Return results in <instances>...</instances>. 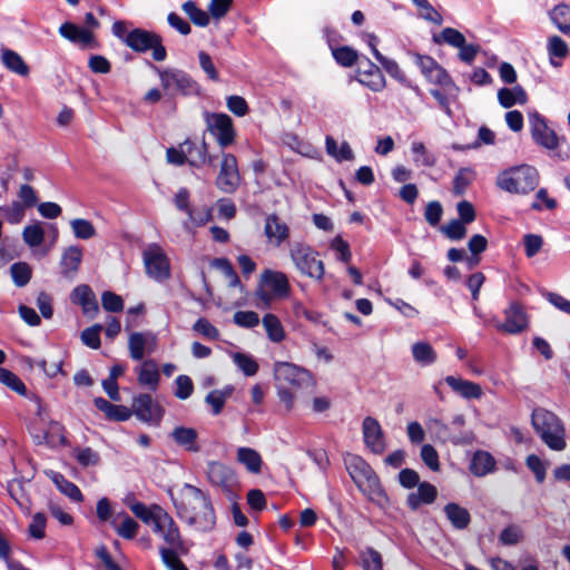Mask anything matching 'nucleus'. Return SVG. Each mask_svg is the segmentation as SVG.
Here are the masks:
<instances>
[{
	"mask_svg": "<svg viewBox=\"0 0 570 570\" xmlns=\"http://www.w3.org/2000/svg\"><path fill=\"white\" fill-rule=\"evenodd\" d=\"M274 376L278 385H289L295 390L315 387L316 385L315 379L308 370L289 362H276Z\"/></svg>",
	"mask_w": 570,
	"mask_h": 570,
	"instance_id": "6e6552de",
	"label": "nucleus"
},
{
	"mask_svg": "<svg viewBox=\"0 0 570 570\" xmlns=\"http://www.w3.org/2000/svg\"><path fill=\"white\" fill-rule=\"evenodd\" d=\"M426 428L430 433L443 443L451 442L454 445H464L473 441V434L471 432L452 434L450 428L435 417H431L426 421Z\"/></svg>",
	"mask_w": 570,
	"mask_h": 570,
	"instance_id": "a211bd4d",
	"label": "nucleus"
},
{
	"mask_svg": "<svg viewBox=\"0 0 570 570\" xmlns=\"http://www.w3.org/2000/svg\"><path fill=\"white\" fill-rule=\"evenodd\" d=\"M0 214L9 224L17 225L24 218L26 208L20 202L14 200L8 206H0Z\"/></svg>",
	"mask_w": 570,
	"mask_h": 570,
	"instance_id": "603ef678",
	"label": "nucleus"
},
{
	"mask_svg": "<svg viewBox=\"0 0 570 570\" xmlns=\"http://www.w3.org/2000/svg\"><path fill=\"white\" fill-rule=\"evenodd\" d=\"M1 60L6 68L19 76H27L29 73V67L22 57L11 49H1Z\"/></svg>",
	"mask_w": 570,
	"mask_h": 570,
	"instance_id": "4c0bfd02",
	"label": "nucleus"
},
{
	"mask_svg": "<svg viewBox=\"0 0 570 570\" xmlns=\"http://www.w3.org/2000/svg\"><path fill=\"white\" fill-rule=\"evenodd\" d=\"M178 518L198 531H209L216 523L210 497L202 489L184 483L175 494L169 492Z\"/></svg>",
	"mask_w": 570,
	"mask_h": 570,
	"instance_id": "f257e3e1",
	"label": "nucleus"
},
{
	"mask_svg": "<svg viewBox=\"0 0 570 570\" xmlns=\"http://www.w3.org/2000/svg\"><path fill=\"white\" fill-rule=\"evenodd\" d=\"M445 383L464 399H480L482 389L479 384L455 376H446Z\"/></svg>",
	"mask_w": 570,
	"mask_h": 570,
	"instance_id": "2f4dec72",
	"label": "nucleus"
},
{
	"mask_svg": "<svg viewBox=\"0 0 570 570\" xmlns=\"http://www.w3.org/2000/svg\"><path fill=\"white\" fill-rule=\"evenodd\" d=\"M159 78L163 88L168 92L181 94L184 96L197 95L199 92L198 83L183 70H159Z\"/></svg>",
	"mask_w": 570,
	"mask_h": 570,
	"instance_id": "9b49d317",
	"label": "nucleus"
},
{
	"mask_svg": "<svg viewBox=\"0 0 570 570\" xmlns=\"http://www.w3.org/2000/svg\"><path fill=\"white\" fill-rule=\"evenodd\" d=\"M232 392L233 389L227 387L225 390H214L207 394L205 401L213 407V414L217 415L222 412L226 400L230 396Z\"/></svg>",
	"mask_w": 570,
	"mask_h": 570,
	"instance_id": "864d4df0",
	"label": "nucleus"
},
{
	"mask_svg": "<svg viewBox=\"0 0 570 570\" xmlns=\"http://www.w3.org/2000/svg\"><path fill=\"white\" fill-rule=\"evenodd\" d=\"M50 479L61 493L76 502L82 501L83 497L80 489L75 483L68 481L61 473L51 472Z\"/></svg>",
	"mask_w": 570,
	"mask_h": 570,
	"instance_id": "a19ab883",
	"label": "nucleus"
},
{
	"mask_svg": "<svg viewBox=\"0 0 570 570\" xmlns=\"http://www.w3.org/2000/svg\"><path fill=\"white\" fill-rule=\"evenodd\" d=\"M205 121L208 130L217 139L222 148H226L234 144L236 132L232 118L226 114H205Z\"/></svg>",
	"mask_w": 570,
	"mask_h": 570,
	"instance_id": "ddd939ff",
	"label": "nucleus"
},
{
	"mask_svg": "<svg viewBox=\"0 0 570 570\" xmlns=\"http://www.w3.org/2000/svg\"><path fill=\"white\" fill-rule=\"evenodd\" d=\"M144 263L149 277L157 282L169 278V259L158 245L153 244L144 250Z\"/></svg>",
	"mask_w": 570,
	"mask_h": 570,
	"instance_id": "f8f14e48",
	"label": "nucleus"
},
{
	"mask_svg": "<svg viewBox=\"0 0 570 570\" xmlns=\"http://www.w3.org/2000/svg\"><path fill=\"white\" fill-rule=\"evenodd\" d=\"M70 225L75 236L79 239H89L96 233L94 225L87 219L76 218L71 220Z\"/></svg>",
	"mask_w": 570,
	"mask_h": 570,
	"instance_id": "e2e57ef3",
	"label": "nucleus"
},
{
	"mask_svg": "<svg viewBox=\"0 0 570 570\" xmlns=\"http://www.w3.org/2000/svg\"><path fill=\"white\" fill-rule=\"evenodd\" d=\"M175 396L179 400H187L194 391V384L189 376L178 375L175 380Z\"/></svg>",
	"mask_w": 570,
	"mask_h": 570,
	"instance_id": "69168bd1",
	"label": "nucleus"
},
{
	"mask_svg": "<svg viewBox=\"0 0 570 570\" xmlns=\"http://www.w3.org/2000/svg\"><path fill=\"white\" fill-rule=\"evenodd\" d=\"M264 232L269 244L274 246H279L289 236L288 226L276 215L266 218Z\"/></svg>",
	"mask_w": 570,
	"mask_h": 570,
	"instance_id": "a878e982",
	"label": "nucleus"
},
{
	"mask_svg": "<svg viewBox=\"0 0 570 570\" xmlns=\"http://www.w3.org/2000/svg\"><path fill=\"white\" fill-rule=\"evenodd\" d=\"M59 33L61 37L82 47H90L94 42V35L89 30L71 22L62 23L59 28Z\"/></svg>",
	"mask_w": 570,
	"mask_h": 570,
	"instance_id": "cd10ccee",
	"label": "nucleus"
},
{
	"mask_svg": "<svg viewBox=\"0 0 570 570\" xmlns=\"http://www.w3.org/2000/svg\"><path fill=\"white\" fill-rule=\"evenodd\" d=\"M537 142L550 151V156L559 160H566L568 153L560 149L559 138L553 130H550L544 119L537 114Z\"/></svg>",
	"mask_w": 570,
	"mask_h": 570,
	"instance_id": "6ab92c4d",
	"label": "nucleus"
},
{
	"mask_svg": "<svg viewBox=\"0 0 570 570\" xmlns=\"http://www.w3.org/2000/svg\"><path fill=\"white\" fill-rule=\"evenodd\" d=\"M10 274L16 286H26L32 274L31 267L24 262H18L11 265Z\"/></svg>",
	"mask_w": 570,
	"mask_h": 570,
	"instance_id": "09e8293b",
	"label": "nucleus"
},
{
	"mask_svg": "<svg viewBox=\"0 0 570 570\" xmlns=\"http://www.w3.org/2000/svg\"><path fill=\"white\" fill-rule=\"evenodd\" d=\"M262 324L266 331L267 337L273 343H281L285 340V330L279 318L272 313L265 314L262 320Z\"/></svg>",
	"mask_w": 570,
	"mask_h": 570,
	"instance_id": "58836bf2",
	"label": "nucleus"
},
{
	"mask_svg": "<svg viewBox=\"0 0 570 570\" xmlns=\"http://www.w3.org/2000/svg\"><path fill=\"white\" fill-rule=\"evenodd\" d=\"M22 238L30 247H38L45 239V230L40 223L28 225L23 228Z\"/></svg>",
	"mask_w": 570,
	"mask_h": 570,
	"instance_id": "3c124183",
	"label": "nucleus"
},
{
	"mask_svg": "<svg viewBox=\"0 0 570 570\" xmlns=\"http://www.w3.org/2000/svg\"><path fill=\"white\" fill-rule=\"evenodd\" d=\"M71 301L82 307L83 314L95 317L99 306L92 289L88 285H79L71 293Z\"/></svg>",
	"mask_w": 570,
	"mask_h": 570,
	"instance_id": "5701e85b",
	"label": "nucleus"
},
{
	"mask_svg": "<svg viewBox=\"0 0 570 570\" xmlns=\"http://www.w3.org/2000/svg\"><path fill=\"white\" fill-rule=\"evenodd\" d=\"M126 45L136 52L153 50V58L156 61H164L167 56L161 38L148 30L139 28L131 30L126 37Z\"/></svg>",
	"mask_w": 570,
	"mask_h": 570,
	"instance_id": "1a4fd4ad",
	"label": "nucleus"
},
{
	"mask_svg": "<svg viewBox=\"0 0 570 570\" xmlns=\"http://www.w3.org/2000/svg\"><path fill=\"white\" fill-rule=\"evenodd\" d=\"M234 323L244 328H253L259 324V315L254 311H237L233 315Z\"/></svg>",
	"mask_w": 570,
	"mask_h": 570,
	"instance_id": "680f3d73",
	"label": "nucleus"
},
{
	"mask_svg": "<svg viewBox=\"0 0 570 570\" xmlns=\"http://www.w3.org/2000/svg\"><path fill=\"white\" fill-rule=\"evenodd\" d=\"M239 181L236 157L232 154H223L220 170L216 179L217 187L222 191L230 194L237 189Z\"/></svg>",
	"mask_w": 570,
	"mask_h": 570,
	"instance_id": "dca6fc26",
	"label": "nucleus"
},
{
	"mask_svg": "<svg viewBox=\"0 0 570 570\" xmlns=\"http://www.w3.org/2000/svg\"><path fill=\"white\" fill-rule=\"evenodd\" d=\"M484 322L492 325L500 332L518 334L527 327L528 317L521 305L512 303L507 309H504V321H500L498 317H491Z\"/></svg>",
	"mask_w": 570,
	"mask_h": 570,
	"instance_id": "4468645a",
	"label": "nucleus"
},
{
	"mask_svg": "<svg viewBox=\"0 0 570 570\" xmlns=\"http://www.w3.org/2000/svg\"><path fill=\"white\" fill-rule=\"evenodd\" d=\"M130 510L142 522L153 524L156 520V515L160 514L164 509L158 504L147 507L141 502H136L130 505Z\"/></svg>",
	"mask_w": 570,
	"mask_h": 570,
	"instance_id": "49530a36",
	"label": "nucleus"
},
{
	"mask_svg": "<svg viewBox=\"0 0 570 570\" xmlns=\"http://www.w3.org/2000/svg\"><path fill=\"white\" fill-rule=\"evenodd\" d=\"M95 406L105 413L106 417L111 421L124 422L130 419L132 412L124 405L111 404L104 397L94 400Z\"/></svg>",
	"mask_w": 570,
	"mask_h": 570,
	"instance_id": "7c9ffc66",
	"label": "nucleus"
},
{
	"mask_svg": "<svg viewBox=\"0 0 570 570\" xmlns=\"http://www.w3.org/2000/svg\"><path fill=\"white\" fill-rule=\"evenodd\" d=\"M173 440L188 452H198V433L193 428L177 426L171 432Z\"/></svg>",
	"mask_w": 570,
	"mask_h": 570,
	"instance_id": "473e14b6",
	"label": "nucleus"
},
{
	"mask_svg": "<svg viewBox=\"0 0 570 570\" xmlns=\"http://www.w3.org/2000/svg\"><path fill=\"white\" fill-rule=\"evenodd\" d=\"M157 348V336L153 332H134L128 340L129 355L141 361L145 355L153 354Z\"/></svg>",
	"mask_w": 570,
	"mask_h": 570,
	"instance_id": "f3484780",
	"label": "nucleus"
},
{
	"mask_svg": "<svg viewBox=\"0 0 570 570\" xmlns=\"http://www.w3.org/2000/svg\"><path fill=\"white\" fill-rule=\"evenodd\" d=\"M412 355L416 363L428 366L436 361V353L426 342H416L412 345Z\"/></svg>",
	"mask_w": 570,
	"mask_h": 570,
	"instance_id": "c03bdc74",
	"label": "nucleus"
},
{
	"mask_svg": "<svg viewBox=\"0 0 570 570\" xmlns=\"http://www.w3.org/2000/svg\"><path fill=\"white\" fill-rule=\"evenodd\" d=\"M436 497V488L429 482H422L419 484L416 492L409 493L406 503L411 510L415 511L421 504L433 503Z\"/></svg>",
	"mask_w": 570,
	"mask_h": 570,
	"instance_id": "bb28decb",
	"label": "nucleus"
},
{
	"mask_svg": "<svg viewBox=\"0 0 570 570\" xmlns=\"http://www.w3.org/2000/svg\"><path fill=\"white\" fill-rule=\"evenodd\" d=\"M102 326L100 324H95L88 328H85L81 332V341L85 345L90 348H99L100 347V332Z\"/></svg>",
	"mask_w": 570,
	"mask_h": 570,
	"instance_id": "0e129e2a",
	"label": "nucleus"
},
{
	"mask_svg": "<svg viewBox=\"0 0 570 570\" xmlns=\"http://www.w3.org/2000/svg\"><path fill=\"white\" fill-rule=\"evenodd\" d=\"M46 515L40 512L36 513L28 528L29 535L37 540L42 539L46 533Z\"/></svg>",
	"mask_w": 570,
	"mask_h": 570,
	"instance_id": "774afa93",
	"label": "nucleus"
},
{
	"mask_svg": "<svg viewBox=\"0 0 570 570\" xmlns=\"http://www.w3.org/2000/svg\"><path fill=\"white\" fill-rule=\"evenodd\" d=\"M289 257L299 274L316 281L323 279L325 266L313 247L304 243H294L289 247Z\"/></svg>",
	"mask_w": 570,
	"mask_h": 570,
	"instance_id": "20e7f679",
	"label": "nucleus"
},
{
	"mask_svg": "<svg viewBox=\"0 0 570 570\" xmlns=\"http://www.w3.org/2000/svg\"><path fill=\"white\" fill-rule=\"evenodd\" d=\"M497 186L511 194H528L534 189V170L529 165H520L501 171Z\"/></svg>",
	"mask_w": 570,
	"mask_h": 570,
	"instance_id": "39448f33",
	"label": "nucleus"
},
{
	"mask_svg": "<svg viewBox=\"0 0 570 570\" xmlns=\"http://www.w3.org/2000/svg\"><path fill=\"white\" fill-rule=\"evenodd\" d=\"M443 510L453 528L463 530L469 527L471 517L465 508L459 505L458 503L451 502L448 503Z\"/></svg>",
	"mask_w": 570,
	"mask_h": 570,
	"instance_id": "c9c22d12",
	"label": "nucleus"
},
{
	"mask_svg": "<svg viewBox=\"0 0 570 570\" xmlns=\"http://www.w3.org/2000/svg\"><path fill=\"white\" fill-rule=\"evenodd\" d=\"M365 444L374 452L382 453L385 449L384 435L379 421L366 416L362 424Z\"/></svg>",
	"mask_w": 570,
	"mask_h": 570,
	"instance_id": "4be33fe9",
	"label": "nucleus"
},
{
	"mask_svg": "<svg viewBox=\"0 0 570 570\" xmlns=\"http://www.w3.org/2000/svg\"><path fill=\"white\" fill-rule=\"evenodd\" d=\"M233 361L246 376H253L258 371L257 362L249 354L237 352L233 354Z\"/></svg>",
	"mask_w": 570,
	"mask_h": 570,
	"instance_id": "5fc2aeb1",
	"label": "nucleus"
},
{
	"mask_svg": "<svg viewBox=\"0 0 570 570\" xmlns=\"http://www.w3.org/2000/svg\"><path fill=\"white\" fill-rule=\"evenodd\" d=\"M132 410L136 416L144 422H159L163 416L161 407L154 402L149 394H139L134 397Z\"/></svg>",
	"mask_w": 570,
	"mask_h": 570,
	"instance_id": "aec40b11",
	"label": "nucleus"
},
{
	"mask_svg": "<svg viewBox=\"0 0 570 570\" xmlns=\"http://www.w3.org/2000/svg\"><path fill=\"white\" fill-rule=\"evenodd\" d=\"M414 59L415 65L429 82L445 88L449 92L453 94L452 96L459 92V88L452 81L446 70L432 57L415 53Z\"/></svg>",
	"mask_w": 570,
	"mask_h": 570,
	"instance_id": "9d476101",
	"label": "nucleus"
},
{
	"mask_svg": "<svg viewBox=\"0 0 570 570\" xmlns=\"http://www.w3.org/2000/svg\"><path fill=\"white\" fill-rule=\"evenodd\" d=\"M183 549L184 547L177 549L169 546L159 549L161 560L169 570H188L177 556V552L183 551Z\"/></svg>",
	"mask_w": 570,
	"mask_h": 570,
	"instance_id": "de8ad7c7",
	"label": "nucleus"
},
{
	"mask_svg": "<svg viewBox=\"0 0 570 570\" xmlns=\"http://www.w3.org/2000/svg\"><path fill=\"white\" fill-rule=\"evenodd\" d=\"M206 475L208 482L229 501L238 499L239 481L233 468L218 461H209Z\"/></svg>",
	"mask_w": 570,
	"mask_h": 570,
	"instance_id": "423d86ee",
	"label": "nucleus"
},
{
	"mask_svg": "<svg viewBox=\"0 0 570 570\" xmlns=\"http://www.w3.org/2000/svg\"><path fill=\"white\" fill-rule=\"evenodd\" d=\"M358 81L376 92L385 87V78L382 71L367 58L360 61Z\"/></svg>",
	"mask_w": 570,
	"mask_h": 570,
	"instance_id": "412c9836",
	"label": "nucleus"
},
{
	"mask_svg": "<svg viewBox=\"0 0 570 570\" xmlns=\"http://www.w3.org/2000/svg\"><path fill=\"white\" fill-rule=\"evenodd\" d=\"M331 49L336 62L343 67H352L357 61V52L351 47H331Z\"/></svg>",
	"mask_w": 570,
	"mask_h": 570,
	"instance_id": "4d7b16f0",
	"label": "nucleus"
},
{
	"mask_svg": "<svg viewBox=\"0 0 570 570\" xmlns=\"http://www.w3.org/2000/svg\"><path fill=\"white\" fill-rule=\"evenodd\" d=\"M464 223L453 219L449 224L442 226V233L452 240L462 239L466 235V228Z\"/></svg>",
	"mask_w": 570,
	"mask_h": 570,
	"instance_id": "338daca9",
	"label": "nucleus"
},
{
	"mask_svg": "<svg viewBox=\"0 0 570 570\" xmlns=\"http://www.w3.org/2000/svg\"><path fill=\"white\" fill-rule=\"evenodd\" d=\"M110 524L118 535L127 540L134 539L139 529L138 522L126 512L115 514L110 520Z\"/></svg>",
	"mask_w": 570,
	"mask_h": 570,
	"instance_id": "c756f323",
	"label": "nucleus"
},
{
	"mask_svg": "<svg viewBox=\"0 0 570 570\" xmlns=\"http://www.w3.org/2000/svg\"><path fill=\"white\" fill-rule=\"evenodd\" d=\"M546 48L550 65L554 68H560L569 55L567 42L559 36H551L547 40Z\"/></svg>",
	"mask_w": 570,
	"mask_h": 570,
	"instance_id": "c85d7f7f",
	"label": "nucleus"
},
{
	"mask_svg": "<svg viewBox=\"0 0 570 570\" xmlns=\"http://www.w3.org/2000/svg\"><path fill=\"white\" fill-rule=\"evenodd\" d=\"M236 458L250 473L257 474L261 472L263 460L256 450L246 446L238 448Z\"/></svg>",
	"mask_w": 570,
	"mask_h": 570,
	"instance_id": "e433bc0d",
	"label": "nucleus"
},
{
	"mask_svg": "<svg viewBox=\"0 0 570 570\" xmlns=\"http://www.w3.org/2000/svg\"><path fill=\"white\" fill-rule=\"evenodd\" d=\"M375 58L391 77L402 83L406 82L405 73L395 60L384 57L379 50H375Z\"/></svg>",
	"mask_w": 570,
	"mask_h": 570,
	"instance_id": "6e6d98bb",
	"label": "nucleus"
},
{
	"mask_svg": "<svg viewBox=\"0 0 570 570\" xmlns=\"http://www.w3.org/2000/svg\"><path fill=\"white\" fill-rule=\"evenodd\" d=\"M347 471L358 490L374 504L385 508L389 498L377 474L362 458L353 455L346 460Z\"/></svg>",
	"mask_w": 570,
	"mask_h": 570,
	"instance_id": "f03ea898",
	"label": "nucleus"
},
{
	"mask_svg": "<svg viewBox=\"0 0 570 570\" xmlns=\"http://www.w3.org/2000/svg\"><path fill=\"white\" fill-rule=\"evenodd\" d=\"M527 94L519 85L507 88L503 87L498 91V101L503 108H511L515 105H523L527 102Z\"/></svg>",
	"mask_w": 570,
	"mask_h": 570,
	"instance_id": "f704fd0d",
	"label": "nucleus"
},
{
	"mask_svg": "<svg viewBox=\"0 0 570 570\" xmlns=\"http://www.w3.org/2000/svg\"><path fill=\"white\" fill-rule=\"evenodd\" d=\"M550 18L563 33L570 35V6L561 3L550 11Z\"/></svg>",
	"mask_w": 570,
	"mask_h": 570,
	"instance_id": "a18cd8bd",
	"label": "nucleus"
},
{
	"mask_svg": "<svg viewBox=\"0 0 570 570\" xmlns=\"http://www.w3.org/2000/svg\"><path fill=\"white\" fill-rule=\"evenodd\" d=\"M494 459L483 451H478L472 458L470 470L476 476H483L494 468Z\"/></svg>",
	"mask_w": 570,
	"mask_h": 570,
	"instance_id": "37998d69",
	"label": "nucleus"
},
{
	"mask_svg": "<svg viewBox=\"0 0 570 570\" xmlns=\"http://www.w3.org/2000/svg\"><path fill=\"white\" fill-rule=\"evenodd\" d=\"M82 261V249L79 246L67 247L60 259V273L65 278H73Z\"/></svg>",
	"mask_w": 570,
	"mask_h": 570,
	"instance_id": "b1692460",
	"label": "nucleus"
},
{
	"mask_svg": "<svg viewBox=\"0 0 570 570\" xmlns=\"http://www.w3.org/2000/svg\"><path fill=\"white\" fill-rule=\"evenodd\" d=\"M289 292L291 284L286 274L267 268L259 276L255 296L258 299V306L269 307L275 299L288 297Z\"/></svg>",
	"mask_w": 570,
	"mask_h": 570,
	"instance_id": "7ed1b4c3",
	"label": "nucleus"
},
{
	"mask_svg": "<svg viewBox=\"0 0 570 570\" xmlns=\"http://www.w3.org/2000/svg\"><path fill=\"white\" fill-rule=\"evenodd\" d=\"M153 530L160 535L165 543L171 548L181 549L184 546L180 531L173 517L165 510L156 515Z\"/></svg>",
	"mask_w": 570,
	"mask_h": 570,
	"instance_id": "2eb2a0df",
	"label": "nucleus"
},
{
	"mask_svg": "<svg viewBox=\"0 0 570 570\" xmlns=\"http://www.w3.org/2000/svg\"><path fill=\"white\" fill-rule=\"evenodd\" d=\"M212 212V208L208 207L207 205H203L199 207H190V209L186 214L187 219L183 223L184 228L187 232H190L193 230V228L206 225L213 218Z\"/></svg>",
	"mask_w": 570,
	"mask_h": 570,
	"instance_id": "72a5a7b5",
	"label": "nucleus"
},
{
	"mask_svg": "<svg viewBox=\"0 0 570 570\" xmlns=\"http://www.w3.org/2000/svg\"><path fill=\"white\" fill-rule=\"evenodd\" d=\"M537 432L552 450L561 451L566 446L564 428L556 414L537 409Z\"/></svg>",
	"mask_w": 570,
	"mask_h": 570,
	"instance_id": "0eeeda50",
	"label": "nucleus"
},
{
	"mask_svg": "<svg viewBox=\"0 0 570 570\" xmlns=\"http://www.w3.org/2000/svg\"><path fill=\"white\" fill-rule=\"evenodd\" d=\"M474 177L475 173L473 169L468 167L460 168L453 179V193L458 196L463 195Z\"/></svg>",
	"mask_w": 570,
	"mask_h": 570,
	"instance_id": "8fccbe9b",
	"label": "nucleus"
},
{
	"mask_svg": "<svg viewBox=\"0 0 570 570\" xmlns=\"http://www.w3.org/2000/svg\"><path fill=\"white\" fill-rule=\"evenodd\" d=\"M184 147H186L187 161L189 165L199 167L207 160L209 164H212V158L207 157V145L205 141H203L200 145L185 141Z\"/></svg>",
	"mask_w": 570,
	"mask_h": 570,
	"instance_id": "79ce46f5",
	"label": "nucleus"
},
{
	"mask_svg": "<svg viewBox=\"0 0 570 570\" xmlns=\"http://www.w3.org/2000/svg\"><path fill=\"white\" fill-rule=\"evenodd\" d=\"M138 382L153 391L158 387L160 374L156 361L149 358L135 368Z\"/></svg>",
	"mask_w": 570,
	"mask_h": 570,
	"instance_id": "393cba45",
	"label": "nucleus"
},
{
	"mask_svg": "<svg viewBox=\"0 0 570 570\" xmlns=\"http://www.w3.org/2000/svg\"><path fill=\"white\" fill-rule=\"evenodd\" d=\"M183 10L187 13L190 20L199 27H206L209 23V16L206 11L197 8L195 2L187 1L183 4Z\"/></svg>",
	"mask_w": 570,
	"mask_h": 570,
	"instance_id": "bf43d9fd",
	"label": "nucleus"
},
{
	"mask_svg": "<svg viewBox=\"0 0 570 570\" xmlns=\"http://www.w3.org/2000/svg\"><path fill=\"white\" fill-rule=\"evenodd\" d=\"M411 153L413 163L416 167H434L436 156L431 153L422 141H413L411 144Z\"/></svg>",
	"mask_w": 570,
	"mask_h": 570,
	"instance_id": "ea45409f",
	"label": "nucleus"
},
{
	"mask_svg": "<svg viewBox=\"0 0 570 570\" xmlns=\"http://www.w3.org/2000/svg\"><path fill=\"white\" fill-rule=\"evenodd\" d=\"M364 570H383L382 556L373 548H367L361 553Z\"/></svg>",
	"mask_w": 570,
	"mask_h": 570,
	"instance_id": "052dcab7",
	"label": "nucleus"
},
{
	"mask_svg": "<svg viewBox=\"0 0 570 570\" xmlns=\"http://www.w3.org/2000/svg\"><path fill=\"white\" fill-rule=\"evenodd\" d=\"M0 383L20 395H24L27 392L24 383L13 372L3 367H0Z\"/></svg>",
	"mask_w": 570,
	"mask_h": 570,
	"instance_id": "13d9d810",
	"label": "nucleus"
}]
</instances>
